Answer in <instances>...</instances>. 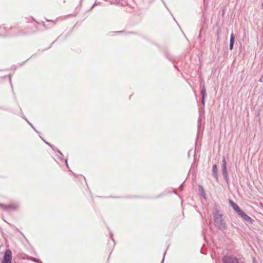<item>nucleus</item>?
Returning a JSON list of instances; mask_svg holds the SVG:
<instances>
[{"mask_svg":"<svg viewBox=\"0 0 263 263\" xmlns=\"http://www.w3.org/2000/svg\"><path fill=\"white\" fill-rule=\"evenodd\" d=\"M12 253L9 250L6 251L2 263H11Z\"/></svg>","mask_w":263,"mask_h":263,"instance_id":"1","label":"nucleus"},{"mask_svg":"<svg viewBox=\"0 0 263 263\" xmlns=\"http://www.w3.org/2000/svg\"><path fill=\"white\" fill-rule=\"evenodd\" d=\"M0 208L5 210H16L18 209V205L15 203H11L8 205L0 203Z\"/></svg>","mask_w":263,"mask_h":263,"instance_id":"2","label":"nucleus"},{"mask_svg":"<svg viewBox=\"0 0 263 263\" xmlns=\"http://www.w3.org/2000/svg\"><path fill=\"white\" fill-rule=\"evenodd\" d=\"M245 221L252 223L253 220L248 215H247L243 211H242L239 214Z\"/></svg>","mask_w":263,"mask_h":263,"instance_id":"3","label":"nucleus"},{"mask_svg":"<svg viewBox=\"0 0 263 263\" xmlns=\"http://www.w3.org/2000/svg\"><path fill=\"white\" fill-rule=\"evenodd\" d=\"M231 205L232 206L233 209L238 214H239L242 211L239 208L238 205L234 203V202L231 201H230Z\"/></svg>","mask_w":263,"mask_h":263,"instance_id":"4","label":"nucleus"},{"mask_svg":"<svg viewBox=\"0 0 263 263\" xmlns=\"http://www.w3.org/2000/svg\"><path fill=\"white\" fill-rule=\"evenodd\" d=\"M234 43V36L233 33L231 35L230 37V50H232L233 48V45Z\"/></svg>","mask_w":263,"mask_h":263,"instance_id":"5","label":"nucleus"},{"mask_svg":"<svg viewBox=\"0 0 263 263\" xmlns=\"http://www.w3.org/2000/svg\"><path fill=\"white\" fill-rule=\"evenodd\" d=\"M222 166L223 171L227 173L226 160L224 157H223L222 158Z\"/></svg>","mask_w":263,"mask_h":263,"instance_id":"6","label":"nucleus"},{"mask_svg":"<svg viewBox=\"0 0 263 263\" xmlns=\"http://www.w3.org/2000/svg\"><path fill=\"white\" fill-rule=\"evenodd\" d=\"M201 93H202V102H203V100L204 99V97L205 96V94H206V91H205V89H203L201 91Z\"/></svg>","mask_w":263,"mask_h":263,"instance_id":"7","label":"nucleus"},{"mask_svg":"<svg viewBox=\"0 0 263 263\" xmlns=\"http://www.w3.org/2000/svg\"><path fill=\"white\" fill-rule=\"evenodd\" d=\"M213 172L214 174H216L217 173V166L216 165H214L213 166Z\"/></svg>","mask_w":263,"mask_h":263,"instance_id":"8","label":"nucleus"},{"mask_svg":"<svg viewBox=\"0 0 263 263\" xmlns=\"http://www.w3.org/2000/svg\"><path fill=\"white\" fill-rule=\"evenodd\" d=\"M259 81L260 82H262L263 81V77H261L259 79Z\"/></svg>","mask_w":263,"mask_h":263,"instance_id":"9","label":"nucleus"},{"mask_svg":"<svg viewBox=\"0 0 263 263\" xmlns=\"http://www.w3.org/2000/svg\"><path fill=\"white\" fill-rule=\"evenodd\" d=\"M261 7L263 8V2L261 4Z\"/></svg>","mask_w":263,"mask_h":263,"instance_id":"10","label":"nucleus"}]
</instances>
